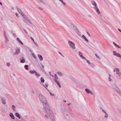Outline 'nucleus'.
<instances>
[{
	"instance_id": "nucleus-1",
	"label": "nucleus",
	"mask_w": 121,
	"mask_h": 121,
	"mask_svg": "<svg viewBox=\"0 0 121 121\" xmlns=\"http://www.w3.org/2000/svg\"><path fill=\"white\" fill-rule=\"evenodd\" d=\"M39 100L44 106L45 111L47 114H45V116L48 118L50 119L52 121H54V115L50 108L46 98L41 93L39 94Z\"/></svg>"
},
{
	"instance_id": "nucleus-2",
	"label": "nucleus",
	"mask_w": 121,
	"mask_h": 121,
	"mask_svg": "<svg viewBox=\"0 0 121 121\" xmlns=\"http://www.w3.org/2000/svg\"><path fill=\"white\" fill-rule=\"evenodd\" d=\"M68 42L69 46L71 48L74 49H75L76 47L74 43L70 40Z\"/></svg>"
},
{
	"instance_id": "nucleus-3",
	"label": "nucleus",
	"mask_w": 121,
	"mask_h": 121,
	"mask_svg": "<svg viewBox=\"0 0 121 121\" xmlns=\"http://www.w3.org/2000/svg\"><path fill=\"white\" fill-rule=\"evenodd\" d=\"M114 90L121 97V91L117 87H113Z\"/></svg>"
},
{
	"instance_id": "nucleus-4",
	"label": "nucleus",
	"mask_w": 121,
	"mask_h": 121,
	"mask_svg": "<svg viewBox=\"0 0 121 121\" xmlns=\"http://www.w3.org/2000/svg\"><path fill=\"white\" fill-rule=\"evenodd\" d=\"M114 71L115 72L116 71V73L118 74L119 76H121V73L120 72L119 70L117 68H115L114 69Z\"/></svg>"
},
{
	"instance_id": "nucleus-5",
	"label": "nucleus",
	"mask_w": 121,
	"mask_h": 121,
	"mask_svg": "<svg viewBox=\"0 0 121 121\" xmlns=\"http://www.w3.org/2000/svg\"><path fill=\"white\" fill-rule=\"evenodd\" d=\"M95 10L96 11L97 13V14L98 15H99V14L100 15V16H101V15L100 14V12L99 11V9L98 8V7H95Z\"/></svg>"
},
{
	"instance_id": "nucleus-6",
	"label": "nucleus",
	"mask_w": 121,
	"mask_h": 121,
	"mask_svg": "<svg viewBox=\"0 0 121 121\" xmlns=\"http://www.w3.org/2000/svg\"><path fill=\"white\" fill-rule=\"evenodd\" d=\"M15 50V52L13 54L14 55H16L20 53V51L19 49H16Z\"/></svg>"
},
{
	"instance_id": "nucleus-7",
	"label": "nucleus",
	"mask_w": 121,
	"mask_h": 121,
	"mask_svg": "<svg viewBox=\"0 0 121 121\" xmlns=\"http://www.w3.org/2000/svg\"><path fill=\"white\" fill-rule=\"evenodd\" d=\"M85 90L87 93L89 94V93H90L92 95H94L93 93L90 90L86 88L85 89Z\"/></svg>"
},
{
	"instance_id": "nucleus-8",
	"label": "nucleus",
	"mask_w": 121,
	"mask_h": 121,
	"mask_svg": "<svg viewBox=\"0 0 121 121\" xmlns=\"http://www.w3.org/2000/svg\"><path fill=\"white\" fill-rule=\"evenodd\" d=\"M78 54L80 56L82 59H85V57L83 56L82 53L80 52H78Z\"/></svg>"
},
{
	"instance_id": "nucleus-9",
	"label": "nucleus",
	"mask_w": 121,
	"mask_h": 121,
	"mask_svg": "<svg viewBox=\"0 0 121 121\" xmlns=\"http://www.w3.org/2000/svg\"><path fill=\"white\" fill-rule=\"evenodd\" d=\"M91 2L92 5L94 6V8L97 6L96 3L95 1H92Z\"/></svg>"
},
{
	"instance_id": "nucleus-10",
	"label": "nucleus",
	"mask_w": 121,
	"mask_h": 121,
	"mask_svg": "<svg viewBox=\"0 0 121 121\" xmlns=\"http://www.w3.org/2000/svg\"><path fill=\"white\" fill-rule=\"evenodd\" d=\"M22 16L26 21H27L29 19L24 14H22Z\"/></svg>"
},
{
	"instance_id": "nucleus-11",
	"label": "nucleus",
	"mask_w": 121,
	"mask_h": 121,
	"mask_svg": "<svg viewBox=\"0 0 121 121\" xmlns=\"http://www.w3.org/2000/svg\"><path fill=\"white\" fill-rule=\"evenodd\" d=\"M102 111L105 114V116H104V117L105 118H107L108 117V115L106 111L104 110H102Z\"/></svg>"
},
{
	"instance_id": "nucleus-12",
	"label": "nucleus",
	"mask_w": 121,
	"mask_h": 121,
	"mask_svg": "<svg viewBox=\"0 0 121 121\" xmlns=\"http://www.w3.org/2000/svg\"><path fill=\"white\" fill-rule=\"evenodd\" d=\"M4 35L5 37V42L6 43L7 42V41L8 40V38L7 37V35L6 34L5 31H4Z\"/></svg>"
},
{
	"instance_id": "nucleus-13",
	"label": "nucleus",
	"mask_w": 121,
	"mask_h": 121,
	"mask_svg": "<svg viewBox=\"0 0 121 121\" xmlns=\"http://www.w3.org/2000/svg\"><path fill=\"white\" fill-rule=\"evenodd\" d=\"M9 116L11 118L13 119H14L15 118L13 114L12 113H11L9 114Z\"/></svg>"
},
{
	"instance_id": "nucleus-14",
	"label": "nucleus",
	"mask_w": 121,
	"mask_h": 121,
	"mask_svg": "<svg viewBox=\"0 0 121 121\" xmlns=\"http://www.w3.org/2000/svg\"><path fill=\"white\" fill-rule=\"evenodd\" d=\"M38 56L40 61H42L43 60V58L42 55L38 54Z\"/></svg>"
},
{
	"instance_id": "nucleus-15",
	"label": "nucleus",
	"mask_w": 121,
	"mask_h": 121,
	"mask_svg": "<svg viewBox=\"0 0 121 121\" xmlns=\"http://www.w3.org/2000/svg\"><path fill=\"white\" fill-rule=\"evenodd\" d=\"M1 100H2V102L3 104H5L6 103L5 101V99L4 98H2L1 99Z\"/></svg>"
},
{
	"instance_id": "nucleus-16",
	"label": "nucleus",
	"mask_w": 121,
	"mask_h": 121,
	"mask_svg": "<svg viewBox=\"0 0 121 121\" xmlns=\"http://www.w3.org/2000/svg\"><path fill=\"white\" fill-rule=\"evenodd\" d=\"M55 81L56 83L59 88L61 87V86L60 83L57 80H55Z\"/></svg>"
},
{
	"instance_id": "nucleus-17",
	"label": "nucleus",
	"mask_w": 121,
	"mask_h": 121,
	"mask_svg": "<svg viewBox=\"0 0 121 121\" xmlns=\"http://www.w3.org/2000/svg\"><path fill=\"white\" fill-rule=\"evenodd\" d=\"M17 9L18 11L20 14H22H22H23V12L19 8L17 7Z\"/></svg>"
},
{
	"instance_id": "nucleus-18",
	"label": "nucleus",
	"mask_w": 121,
	"mask_h": 121,
	"mask_svg": "<svg viewBox=\"0 0 121 121\" xmlns=\"http://www.w3.org/2000/svg\"><path fill=\"white\" fill-rule=\"evenodd\" d=\"M15 115L18 118L20 119L21 118L20 115H19L18 113H16L15 114Z\"/></svg>"
},
{
	"instance_id": "nucleus-19",
	"label": "nucleus",
	"mask_w": 121,
	"mask_h": 121,
	"mask_svg": "<svg viewBox=\"0 0 121 121\" xmlns=\"http://www.w3.org/2000/svg\"><path fill=\"white\" fill-rule=\"evenodd\" d=\"M117 109L119 115L121 117V110L118 108H117Z\"/></svg>"
},
{
	"instance_id": "nucleus-20",
	"label": "nucleus",
	"mask_w": 121,
	"mask_h": 121,
	"mask_svg": "<svg viewBox=\"0 0 121 121\" xmlns=\"http://www.w3.org/2000/svg\"><path fill=\"white\" fill-rule=\"evenodd\" d=\"M82 37L87 42H88L89 41L87 39L84 35H82Z\"/></svg>"
},
{
	"instance_id": "nucleus-21",
	"label": "nucleus",
	"mask_w": 121,
	"mask_h": 121,
	"mask_svg": "<svg viewBox=\"0 0 121 121\" xmlns=\"http://www.w3.org/2000/svg\"><path fill=\"white\" fill-rule=\"evenodd\" d=\"M113 43L114 45L116 47L118 48H120V47L115 42H113Z\"/></svg>"
},
{
	"instance_id": "nucleus-22",
	"label": "nucleus",
	"mask_w": 121,
	"mask_h": 121,
	"mask_svg": "<svg viewBox=\"0 0 121 121\" xmlns=\"http://www.w3.org/2000/svg\"><path fill=\"white\" fill-rule=\"evenodd\" d=\"M36 71L35 70H34L33 71L30 70L29 71V72L31 74L35 73Z\"/></svg>"
},
{
	"instance_id": "nucleus-23",
	"label": "nucleus",
	"mask_w": 121,
	"mask_h": 121,
	"mask_svg": "<svg viewBox=\"0 0 121 121\" xmlns=\"http://www.w3.org/2000/svg\"><path fill=\"white\" fill-rule=\"evenodd\" d=\"M57 73L59 76H62L63 75V73L60 72H58Z\"/></svg>"
},
{
	"instance_id": "nucleus-24",
	"label": "nucleus",
	"mask_w": 121,
	"mask_h": 121,
	"mask_svg": "<svg viewBox=\"0 0 121 121\" xmlns=\"http://www.w3.org/2000/svg\"><path fill=\"white\" fill-rule=\"evenodd\" d=\"M40 80L41 82L42 83L44 82L45 81L44 80L43 77H41V78Z\"/></svg>"
},
{
	"instance_id": "nucleus-25",
	"label": "nucleus",
	"mask_w": 121,
	"mask_h": 121,
	"mask_svg": "<svg viewBox=\"0 0 121 121\" xmlns=\"http://www.w3.org/2000/svg\"><path fill=\"white\" fill-rule=\"evenodd\" d=\"M35 74L37 77H39L40 76V74L39 73H38V72H37L36 71V72L35 73Z\"/></svg>"
},
{
	"instance_id": "nucleus-26",
	"label": "nucleus",
	"mask_w": 121,
	"mask_h": 121,
	"mask_svg": "<svg viewBox=\"0 0 121 121\" xmlns=\"http://www.w3.org/2000/svg\"><path fill=\"white\" fill-rule=\"evenodd\" d=\"M24 67L26 68L25 69L26 70H27L28 69V65H25Z\"/></svg>"
},
{
	"instance_id": "nucleus-27",
	"label": "nucleus",
	"mask_w": 121,
	"mask_h": 121,
	"mask_svg": "<svg viewBox=\"0 0 121 121\" xmlns=\"http://www.w3.org/2000/svg\"><path fill=\"white\" fill-rule=\"evenodd\" d=\"M116 56L120 58L121 59V55L120 54L118 53Z\"/></svg>"
},
{
	"instance_id": "nucleus-28",
	"label": "nucleus",
	"mask_w": 121,
	"mask_h": 121,
	"mask_svg": "<svg viewBox=\"0 0 121 121\" xmlns=\"http://www.w3.org/2000/svg\"><path fill=\"white\" fill-rule=\"evenodd\" d=\"M20 62L21 63H24L25 62V60L24 59H23L21 60Z\"/></svg>"
},
{
	"instance_id": "nucleus-29",
	"label": "nucleus",
	"mask_w": 121,
	"mask_h": 121,
	"mask_svg": "<svg viewBox=\"0 0 121 121\" xmlns=\"http://www.w3.org/2000/svg\"><path fill=\"white\" fill-rule=\"evenodd\" d=\"M84 59L85 60H86V61L88 63V64L89 65H90L91 64V63L89 61V60H86V58H85V59Z\"/></svg>"
},
{
	"instance_id": "nucleus-30",
	"label": "nucleus",
	"mask_w": 121,
	"mask_h": 121,
	"mask_svg": "<svg viewBox=\"0 0 121 121\" xmlns=\"http://www.w3.org/2000/svg\"><path fill=\"white\" fill-rule=\"evenodd\" d=\"M113 54L114 56H116L117 53L115 51H113Z\"/></svg>"
},
{
	"instance_id": "nucleus-31",
	"label": "nucleus",
	"mask_w": 121,
	"mask_h": 121,
	"mask_svg": "<svg viewBox=\"0 0 121 121\" xmlns=\"http://www.w3.org/2000/svg\"><path fill=\"white\" fill-rule=\"evenodd\" d=\"M12 108L13 110H14L15 108H16V107L14 105H12Z\"/></svg>"
},
{
	"instance_id": "nucleus-32",
	"label": "nucleus",
	"mask_w": 121,
	"mask_h": 121,
	"mask_svg": "<svg viewBox=\"0 0 121 121\" xmlns=\"http://www.w3.org/2000/svg\"><path fill=\"white\" fill-rule=\"evenodd\" d=\"M61 2L64 5V6H65L66 5V3L65 2H64L63 0H62Z\"/></svg>"
},
{
	"instance_id": "nucleus-33",
	"label": "nucleus",
	"mask_w": 121,
	"mask_h": 121,
	"mask_svg": "<svg viewBox=\"0 0 121 121\" xmlns=\"http://www.w3.org/2000/svg\"><path fill=\"white\" fill-rule=\"evenodd\" d=\"M32 56L33 57L35 58H36V56L35 55V54L33 53H32Z\"/></svg>"
},
{
	"instance_id": "nucleus-34",
	"label": "nucleus",
	"mask_w": 121,
	"mask_h": 121,
	"mask_svg": "<svg viewBox=\"0 0 121 121\" xmlns=\"http://www.w3.org/2000/svg\"><path fill=\"white\" fill-rule=\"evenodd\" d=\"M54 77H55V78L56 79L55 80H57L58 79V77L56 75V74H55L54 75Z\"/></svg>"
},
{
	"instance_id": "nucleus-35",
	"label": "nucleus",
	"mask_w": 121,
	"mask_h": 121,
	"mask_svg": "<svg viewBox=\"0 0 121 121\" xmlns=\"http://www.w3.org/2000/svg\"><path fill=\"white\" fill-rule=\"evenodd\" d=\"M27 22L30 24H32V22H31L30 20L29 19H28V21H27Z\"/></svg>"
},
{
	"instance_id": "nucleus-36",
	"label": "nucleus",
	"mask_w": 121,
	"mask_h": 121,
	"mask_svg": "<svg viewBox=\"0 0 121 121\" xmlns=\"http://www.w3.org/2000/svg\"><path fill=\"white\" fill-rule=\"evenodd\" d=\"M17 41H18V42H19V43H20V42H21V41L20 40V39H19V38H17Z\"/></svg>"
},
{
	"instance_id": "nucleus-37",
	"label": "nucleus",
	"mask_w": 121,
	"mask_h": 121,
	"mask_svg": "<svg viewBox=\"0 0 121 121\" xmlns=\"http://www.w3.org/2000/svg\"><path fill=\"white\" fill-rule=\"evenodd\" d=\"M95 56H96V57L98 58L99 59H100V58L96 54H95Z\"/></svg>"
},
{
	"instance_id": "nucleus-38",
	"label": "nucleus",
	"mask_w": 121,
	"mask_h": 121,
	"mask_svg": "<svg viewBox=\"0 0 121 121\" xmlns=\"http://www.w3.org/2000/svg\"><path fill=\"white\" fill-rule=\"evenodd\" d=\"M59 53L60 55L62 56L63 57H64V56L63 55V54H62V53L60 52H59Z\"/></svg>"
},
{
	"instance_id": "nucleus-39",
	"label": "nucleus",
	"mask_w": 121,
	"mask_h": 121,
	"mask_svg": "<svg viewBox=\"0 0 121 121\" xmlns=\"http://www.w3.org/2000/svg\"><path fill=\"white\" fill-rule=\"evenodd\" d=\"M23 30H24V31L25 33L26 34H28V32H27V31H26V30L24 29H23Z\"/></svg>"
},
{
	"instance_id": "nucleus-40",
	"label": "nucleus",
	"mask_w": 121,
	"mask_h": 121,
	"mask_svg": "<svg viewBox=\"0 0 121 121\" xmlns=\"http://www.w3.org/2000/svg\"><path fill=\"white\" fill-rule=\"evenodd\" d=\"M74 29L75 30V31H77L78 30V29L76 27L74 28Z\"/></svg>"
},
{
	"instance_id": "nucleus-41",
	"label": "nucleus",
	"mask_w": 121,
	"mask_h": 121,
	"mask_svg": "<svg viewBox=\"0 0 121 121\" xmlns=\"http://www.w3.org/2000/svg\"><path fill=\"white\" fill-rule=\"evenodd\" d=\"M86 33L89 37L91 36L90 34L88 32H87Z\"/></svg>"
},
{
	"instance_id": "nucleus-42",
	"label": "nucleus",
	"mask_w": 121,
	"mask_h": 121,
	"mask_svg": "<svg viewBox=\"0 0 121 121\" xmlns=\"http://www.w3.org/2000/svg\"><path fill=\"white\" fill-rule=\"evenodd\" d=\"M34 43L35 44V45L37 47L38 46V45L37 43H36L35 42V43Z\"/></svg>"
},
{
	"instance_id": "nucleus-43",
	"label": "nucleus",
	"mask_w": 121,
	"mask_h": 121,
	"mask_svg": "<svg viewBox=\"0 0 121 121\" xmlns=\"http://www.w3.org/2000/svg\"><path fill=\"white\" fill-rule=\"evenodd\" d=\"M108 80H109V81H112V80L111 78L110 77H109V78Z\"/></svg>"
},
{
	"instance_id": "nucleus-44",
	"label": "nucleus",
	"mask_w": 121,
	"mask_h": 121,
	"mask_svg": "<svg viewBox=\"0 0 121 121\" xmlns=\"http://www.w3.org/2000/svg\"><path fill=\"white\" fill-rule=\"evenodd\" d=\"M30 38L31 39L33 40L34 43H35V41H34V39L32 38V37H30Z\"/></svg>"
},
{
	"instance_id": "nucleus-45",
	"label": "nucleus",
	"mask_w": 121,
	"mask_h": 121,
	"mask_svg": "<svg viewBox=\"0 0 121 121\" xmlns=\"http://www.w3.org/2000/svg\"><path fill=\"white\" fill-rule=\"evenodd\" d=\"M77 33L78 34H80V31L78 30L77 31H76Z\"/></svg>"
},
{
	"instance_id": "nucleus-46",
	"label": "nucleus",
	"mask_w": 121,
	"mask_h": 121,
	"mask_svg": "<svg viewBox=\"0 0 121 121\" xmlns=\"http://www.w3.org/2000/svg\"><path fill=\"white\" fill-rule=\"evenodd\" d=\"M49 73L50 74V75L52 76V77H54V76L53 75H52L51 74V72H49Z\"/></svg>"
},
{
	"instance_id": "nucleus-47",
	"label": "nucleus",
	"mask_w": 121,
	"mask_h": 121,
	"mask_svg": "<svg viewBox=\"0 0 121 121\" xmlns=\"http://www.w3.org/2000/svg\"><path fill=\"white\" fill-rule=\"evenodd\" d=\"M50 93V95L52 96H53L54 95V94H52V93Z\"/></svg>"
},
{
	"instance_id": "nucleus-48",
	"label": "nucleus",
	"mask_w": 121,
	"mask_h": 121,
	"mask_svg": "<svg viewBox=\"0 0 121 121\" xmlns=\"http://www.w3.org/2000/svg\"><path fill=\"white\" fill-rule=\"evenodd\" d=\"M45 86L47 87H48V83H46V84H45Z\"/></svg>"
},
{
	"instance_id": "nucleus-49",
	"label": "nucleus",
	"mask_w": 121,
	"mask_h": 121,
	"mask_svg": "<svg viewBox=\"0 0 121 121\" xmlns=\"http://www.w3.org/2000/svg\"><path fill=\"white\" fill-rule=\"evenodd\" d=\"M18 14L17 13H16L15 14V15L17 16H18Z\"/></svg>"
},
{
	"instance_id": "nucleus-50",
	"label": "nucleus",
	"mask_w": 121,
	"mask_h": 121,
	"mask_svg": "<svg viewBox=\"0 0 121 121\" xmlns=\"http://www.w3.org/2000/svg\"><path fill=\"white\" fill-rule=\"evenodd\" d=\"M71 25H72L73 26V27H75V26L74 25H73V24H72V23H71Z\"/></svg>"
},
{
	"instance_id": "nucleus-51",
	"label": "nucleus",
	"mask_w": 121,
	"mask_h": 121,
	"mask_svg": "<svg viewBox=\"0 0 121 121\" xmlns=\"http://www.w3.org/2000/svg\"><path fill=\"white\" fill-rule=\"evenodd\" d=\"M71 25H72L73 26V27H75V26L74 25H73V24H72V23H71Z\"/></svg>"
},
{
	"instance_id": "nucleus-52",
	"label": "nucleus",
	"mask_w": 121,
	"mask_h": 121,
	"mask_svg": "<svg viewBox=\"0 0 121 121\" xmlns=\"http://www.w3.org/2000/svg\"><path fill=\"white\" fill-rule=\"evenodd\" d=\"M64 112H66L67 111L66 110V109H65L64 110Z\"/></svg>"
},
{
	"instance_id": "nucleus-53",
	"label": "nucleus",
	"mask_w": 121,
	"mask_h": 121,
	"mask_svg": "<svg viewBox=\"0 0 121 121\" xmlns=\"http://www.w3.org/2000/svg\"><path fill=\"white\" fill-rule=\"evenodd\" d=\"M39 9L41 10H42L43 9L41 7H39Z\"/></svg>"
},
{
	"instance_id": "nucleus-54",
	"label": "nucleus",
	"mask_w": 121,
	"mask_h": 121,
	"mask_svg": "<svg viewBox=\"0 0 121 121\" xmlns=\"http://www.w3.org/2000/svg\"><path fill=\"white\" fill-rule=\"evenodd\" d=\"M20 43L22 45L23 44V43L22 41Z\"/></svg>"
},
{
	"instance_id": "nucleus-55",
	"label": "nucleus",
	"mask_w": 121,
	"mask_h": 121,
	"mask_svg": "<svg viewBox=\"0 0 121 121\" xmlns=\"http://www.w3.org/2000/svg\"><path fill=\"white\" fill-rule=\"evenodd\" d=\"M13 36H14V37H16V34H13Z\"/></svg>"
},
{
	"instance_id": "nucleus-56",
	"label": "nucleus",
	"mask_w": 121,
	"mask_h": 121,
	"mask_svg": "<svg viewBox=\"0 0 121 121\" xmlns=\"http://www.w3.org/2000/svg\"><path fill=\"white\" fill-rule=\"evenodd\" d=\"M118 30L120 31V32H121V30L120 29H118Z\"/></svg>"
},
{
	"instance_id": "nucleus-57",
	"label": "nucleus",
	"mask_w": 121,
	"mask_h": 121,
	"mask_svg": "<svg viewBox=\"0 0 121 121\" xmlns=\"http://www.w3.org/2000/svg\"><path fill=\"white\" fill-rule=\"evenodd\" d=\"M63 101L64 103H65L66 102V101L65 100H64Z\"/></svg>"
},
{
	"instance_id": "nucleus-58",
	"label": "nucleus",
	"mask_w": 121,
	"mask_h": 121,
	"mask_svg": "<svg viewBox=\"0 0 121 121\" xmlns=\"http://www.w3.org/2000/svg\"><path fill=\"white\" fill-rule=\"evenodd\" d=\"M0 4L1 5H2V3L1 2H0Z\"/></svg>"
},
{
	"instance_id": "nucleus-59",
	"label": "nucleus",
	"mask_w": 121,
	"mask_h": 121,
	"mask_svg": "<svg viewBox=\"0 0 121 121\" xmlns=\"http://www.w3.org/2000/svg\"><path fill=\"white\" fill-rule=\"evenodd\" d=\"M71 104H70V103H69V104H67V105L68 106H69V105Z\"/></svg>"
},
{
	"instance_id": "nucleus-60",
	"label": "nucleus",
	"mask_w": 121,
	"mask_h": 121,
	"mask_svg": "<svg viewBox=\"0 0 121 121\" xmlns=\"http://www.w3.org/2000/svg\"><path fill=\"white\" fill-rule=\"evenodd\" d=\"M42 66L43 68H44V67L43 65H42Z\"/></svg>"
},
{
	"instance_id": "nucleus-61",
	"label": "nucleus",
	"mask_w": 121,
	"mask_h": 121,
	"mask_svg": "<svg viewBox=\"0 0 121 121\" xmlns=\"http://www.w3.org/2000/svg\"><path fill=\"white\" fill-rule=\"evenodd\" d=\"M10 65V64L9 63H8V66H9Z\"/></svg>"
},
{
	"instance_id": "nucleus-62",
	"label": "nucleus",
	"mask_w": 121,
	"mask_h": 121,
	"mask_svg": "<svg viewBox=\"0 0 121 121\" xmlns=\"http://www.w3.org/2000/svg\"><path fill=\"white\" fill-rule=\"evenodd\" d=\"M12 9H13V10L14 9V8L13 7H12Z\"/></svg>"
},
{
	"instance_id": "nucleus-63",
	"label": "nucleus",
	"mask_w": 121,
	"mask_h": 121,
	"mask_svg": "<svg viewBox=\"0 0 121 121\" xmlns=\"http://www.w3.org/2000/svg\"><path fill=\"white\" fill-rule=\"evenodd\" d=\"M61 2L63 0H59Z\"/></svg>"
},
{
	"instance_id": "nucleus-64",
	"label": "nucleus",
	"mask_w": 121,
	"mask_h": 121,
	"mask_svg": "<svg viewBox=\"0 0 121 121\" xmlns=\"http://www.w3.org/2000/svg\"><path fill=\"white\" fill-rule=\"evenodd\" d=\"M10 99H11V100H12V98L11 97H10Z\"/></svg>"
}]
</instances>
